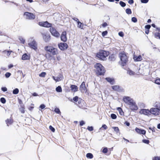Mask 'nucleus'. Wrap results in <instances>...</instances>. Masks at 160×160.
I'll use <instances>...</instances> for the list:
<instances>
[{"label":"nucleus","instance_id":"1","mask_svg":"<svg viewBox=\"0 0 160 160\" xmlns=\"http://www.w3.org/2000/svg\"><path fill=\"white\" fill-rule=\"evenodd\" d=\"M127 54L128 53L124 51L120 52L119 53L120 61L118 63L122 67L126 66L128 61V58L127 56Z\"/></svg>","mask_w":160,"mask_h":160},{"label":"nucleus","instance_id":"2","mask_svg":"<svg viewBox=\"0 0 160 160\" xmlns=\"http://www.w3.org/2000/svg\"><path fill=\"white\" fill-rule=\"evenodd\" d=\"M110 54V52L106 50L100 49L99 52L96 53L95 56L101 60H105L106 57Z\"/></svg>","mask_w":160,"mask_h":160},{"label":"nucleus","instance_id":"3","mask_svg":"<svg viewBox=\"0 0 160 160\" xmlns=\"http://www.w3.org/2000/svg\"><path fill=\"white\" fill-rule=\"evenodd\" d=\"M94 68L96 69L95 72L98 76H103L105 74L106 70L100 63H96L94 65Z\"/></svg>","mask_w":160,"mask_h":160},{"label":"nucleus","instance_id":"4","mask_svg":"<svg viewBox=\"0 0 160 160\" xmlns=\"http://www.w3.org/2000/svg\"><path fill=\"white\" fill-rule=\"evenodd\" d=\"M44 50L46 52H49L52 55H57L58 53V49L52 46H46L44 47Z\"/></svg>","mask_w":160,"mask_h":160},{"label":"nucleus","instance_id":"5","mask_svg":"<svg viewBox=\"0 0 160 160\" xmlns=\"http://www.w3.org/2000/svg\"><path fill=\"white\" fill-rule=\"evenodd\" d=\"M79 90L82 93L85 92L86 95H89V90L86 86L85 82L84 81L82 82L80 85Z\"/></svg>","mask_w":160,"mask_h":160},{"label":"nucleus","instance_id":"6","mask_svg":"<svg viewBox=\"0 0 160 160\" xmlns=\"http://www.w3.org/2000/svg\"><path fill=\"white\" fill-rule=\"evenodd\" d=\"M58 48L61 51H64L67 50L69 46L67 43L65 42H60L58 44Z\"/></svg>","mask_w":160,"mask_h":160},{"label":"nucleus","instance_id":"7","mask_svg":"<svg viewBox=\"0 0 160 160\" xmlns=\"http://www.w3.org/2000/svg\"><path fill=\"white\" fill-rule=\"evenodd\" d=\"M38 25L42 27L46 28H51L52 26V24L49 23L48 21L39 22Z\"/></svg>","mask_w":160,"mask_h":160},{"label":"nucleus","instance_id":"8","mask_svg":"<svg viewBox=\"0 0 160 160\" xmlns=\"http://www.w3.org/2000/svg\"><path fill=\"white\" fill-rule=\"evenodd\" d=\"M49 31L52 36L57 38H59L60 35L59 32L55 28L53 27L52 26L50 28Z\"/></svg>","mask_w":160,"mask_h":160},{"label":"nucleus","instance_id":"9","mask_svg":"<svg viewBox=\"0 0 160 160\" xmlns=\"http://www.w3.org/2000/svg\"><path fill=\"white\" fill-rule=\"evenodd\" d=\"M123 101L126 104L130 105L134 100L130 97L128 96H124L122 98Z\"/></svg>","mask_w":160,"mask_h":160},{"label":"nucleus","instance_id":"10","mask_svg":"<svg viewBox=\"0 0 160 160\" xmlns=\"http://www.w3.org/2000/svg\"><path fill=\"white\" fill-rule=\"evenodd\" d=\"M24 16H26V19L29 20H33L35 18V16L33 13L31 12H26L23 14Z\"/></svg>","mask_w":160,"mask_h":160},{"label":"nucleus","instance_id":"11","mask_svg":"<svg viewBox=\"0 0 160 160\" xmlns=\"http://www.w3.org/2000/svg\"><path fill=\"white\" fill-rule=\"evenodd\" d=\"M28 45L29 48L34 50H36L38 49L37 44L35 40H33L31 42L28 43Z\"/></svg>","mask_w":160,"mask_h":160},{"label":"nucleus","instance_id":"12","mask_svg":"<svg viewBox=\"0 0 160 160\" xmlns=\"http://www.w3.org/2000/svg\"><path fill=\"white\" fill-rule=\"evenodd\" d=\"M42 35L43 39L46 42H49L51 39V36L49 33H42Z\"/></svg>","mask_w":160,"mask_h":160},{"label":"nucleus","instance_id":"13","mask_svg":"<svg viewBox=\"0 0 160 160\" xmlns=\"http://www.w3.org/2000/svg\"><path fill=\"white\" fill-rule=\"evenodd\" d=\"M60 40L64 42H66L67 41V33L66 31L64 30L62 32L60 36Z\"/></svg>","mask_w":160,"mask_h":160},{"label":"nucleus","instance_id":"14","mask_svg":"<svg viewBox=\"0 0 160 160\" xmlns=\"http://www.w3.org/2000/svg\"><path fill=\"white\" fill-rule=\"evenodd\" d=\"M150 115L151 114L154 116L158 115L160 114V112L155 108H152L149 109Z\"/></svg>","mask_w":160,"mask_h":160},{"label":"nucleus","instance_id":"15","mask_svg":"<svg viewBox=\"0 0 160 160\" xmlns=\"http://www.w3.org/2000/svg\"><path fill=\"white\" fill-rule=\"evenodd\" d=\"M52 78L56 82H57L62 80L64 78V77L62 73H60L57 77L52 76Z\"/></svg>","mask_w":160,"mask_h":160},{"label":"nucleus","instance_id":"16","mask_svg":"<svg viewBox=\"0 0 160 160\" xmlns=\"http://www.w3.org/2000/svg\"><path fill=\"white\" fill-rule=\"evenodd\" d=\"M139 113L141 114H143L148 116H149L150 115L149 109H141L139 112Z\"/></svg>","mask_w":160,"mask_h":160},{"label":"nucleus","instance_id":"17","mask_svg":"<svg viewBox=\"0 0 160 160\" xmlns=\"http://www.w3.org/2000/svg\"><path fill=\"white\" fill-rule=\"evenodd\" d=\"M130 106V109L132 111L134 112L135 111L137 110L138 109V107L137 106L136 103L134 101L132 103Z\"/></svg>","mask_w":160,"mask_h":160},{"label":"nucleus","instance_id":"18","mask_svg":"<svg viewBox=\"0 0 160 160\" xmlns=\"http://www.w3.org/2000/svg\"><path fill=\"white\" fill-rule=\"evenodd\" d=\"M135 131L138 134L145 135L146 133V131L143 129L136 127L135 129Z\"/></svg>","mask_w":160,"mask_h":160},{"label":"nucleus","instance_id":"19","mask_svg":"<svg viewBox=\"0 0 160 160\" xmlns=\"http://www.w3.org/2000/svg\"><path fill=\"white\" fill-rule=\"evenodd\" d=\"M30 59V55L29 54L24 53L22 56L21 59L23 60H29Z\"/></svg>","mask_w":160,"mask_h":160},{"label":"nucleus","instance_id":"20","mask_svg":"<svg viewBox=\"0 0 160 160\" xmlns=\"http://www.w3.org/2000/svg\"><path fill=\"white\" fill-rule=\"evenodd\" d=\"M105 79L106 81L110 84L112 85L115 83V79L113 78H111L110 77H107L105 78Z\"/></svg>","mask_w":160,"mask_h":160},{"label":"nucleus","instance_id":"21","mask_svg":"<svg viewBox=\"0 0 160 160\" xmlns=\"http://www.w3.org/2000/svg\"><path fill=\"white\" fill-rule=\"evenodd\" d=\"M112 89L113 90L117 92H121L122 91V88H121V87L119 85H115L112 86Z\"/></svg>","mask_w":160,"mask_h":160},{"label":"nucleus","instance_id":"22","mask_svg":"<svg viewBox=\"0 0 160 160\" xmlns=\"http://www.w3.org/2000/svg\"><path fill=\"white\" fill-rule=\"evenodd\" d=\"M70 88L72 92H75L78 91V87L75 85L71 84Z\"/></svg>","mask_w":160,"mask_h":160},{"label":"nucleus","instance_id":"23","mask_svg":"<svg viewBox=\"0 0 160 160\" xmlns=\"http://www.w3.org/2000/svg\"><path fill=\"white\" fill-rule=\"evenodd\" d=\"M133 59L135 62L141 61L142 60V58L141 55H139L138 56L133 55Z\"/></svg>","mask_w":160,"mask_h":160},{"label":"nucleus","instance_id":"24","mask_svg":"<svg viewBox=\"0 0 160 160\" xmlns=\"http://www.w3.org/2000/svg\"><path fill=\"white\" fill-rule=\"evenodd\" d=\"M108 58V60L110 61H114L115 60V55L113 53L110 55H109Z\"/></svg>","mask_w":160,"mask_h":160},{"label":"nucleus","instance_id":"25","mask_svg":"<svg viewBox=\"0 0 160 160\" xmlns=\"http://www.w3.org/2000/svg\"><path fill=\"white\" fill-rule=\"evenodd\" d=\"M116 110H118L119 112V114L121 116L124 115V112L122 109V108L120 107H118L116 108Z\"/></svg>","mask_w":160,"mask_h":160},{"label":"nucleus","instance_id":"26","mask_svg":"<svg viewBox=\"0 0 160 160\" xmlns=\"http://www.w3.org/2000/svg\"><path fill=\"white\" fill-rule=\"evenodd\" d=\"M79 97L78 96H75L72 99H71L70 100V101L72 102H77L78 100H79Z\"/></svg>","mask_w":160,"mask_h":160},{"label":"nucleus","instance_id":"27","mask_svg":"<svg viewBox=\"0 0 160 160\" xmlns=\"http://www.w3.org/2000/svg\"><path fill=\"white\" fill-rule=\"evenodd\" d=\"M112 128H113L114 131L118 134V133H120L119 129L118 127H112Z\"/></svg>","mask_w":160,"mask_h":160},{"label":"nucleus","instance_id":"28","mask_svg":"<svg viewBox=\"0 0 160 160\" xmlns=\"http://www.w3.org/2000/svg\"><path fill=\"white\" fill-rule=\"evenodd\" d=\"M6 122L8 126V124L11 125L13 123V120L10 119H7L5 121Z\"/></svg>","mask_w":160,"mask_h":160},{"label":"nucleus","instance_id":"29","mask_svg":"<svg viewBox=\"0 0 160 160\" xmlns=\"http://www.w3.org/2000/svg\"><path fill=\"white\" fill-rule=\"evenodd\" d=\"M154 107L159 112H160V102H156L155 103Z\"/></svg>","mask_w":160,"mask_h":160},{"label":"nucleus","instance_id":"30","mask_svg":"<svg viewBox=\"0 0 160 160\" xmlns=\"http://www.w3.org/2000/svg\"><path fill=\"white\" fill-rule=\"evenodd\" d=\"M56 91L58 92H62V89L61 86H58L56 88Z\"/></svg>","mask_w":160,"mask_h":160},{"label":"nucleus","instance_id":"31","mask_svg":"<svg viewBox=\"0 0 160 160\" xmlns=\"http://www.w3.org/2000/svg\"><path fill=\"white\" fill-rule=\"evenodd\" d=\"M51 54L48 53L47 54H46L45 56L46 58L48 60H51L52 59V56L51 55Z\"/></svg>","mask_w":160,"mask_h":160},{"label":"nucleus","instance_id":"32","mask_svg":"<svg viewBox=\"0 0 160 160\" xmlns=\"http://www.w3.org/2000/svg\"><path fill=\"white\" fill-rule=\"evenodd\" d=\"M101 150L103 153L106 154L108 152V148L106 147H103L102 148Z\"/></svg>","mask_w":160,"mask_h":160},{"label":"nucleus","instance_id":"33","mask_svg":"<svg viewBox=\"0 0 160 160\" xmlns=\"http://www.w3.org/2000/svg\"><path fill=\"white\" fill-rule=\"evenodd\" d=\"M86 157L88 159H92L93 158V156L92 154L91 153H88L86 155Z\"/></svg>","mask_w":160,"mask_h":160},{"label":"nucleus","instance_id":"34","mask_svg":"<svg viewBox=\"0 0 160 160\" xmlns=\"http://www.w3.org/2000/svg\"><path fill=\"white\" fill-rule=\"evenodd\" d=\"M126 13L128 15L131 14L132 13L131 9L130 8H127L125 10Z\"/></svg>","mask_w":160,"mask_h":160},{"label":"nucleus","instance_id":"35","mask_svg":"<svg viewBox=\"0 0 160 160\" xmlns=\"http://www.w3.org/2000/svg\"><path fill=\"white\" fill-rule=\"evenodd\" d=\"M54 112L56 113L60 114L61 113V111L59 108L56 107L54 110Z\"/></svg>","mask_w":160,"mask_h":160},{"label":"nucleus","instance_id":"36","mask_svg":"<svg viewBox=\"0 0 160 160\" xmlns=\"http://www.w3.org/2000/svg\"><path fill=\"white\" fill-rule=\"evenodd\" d=\"M127 73L130 75H134L135 74V72L131 69H129L128 70L127 72Z\"/></svg>","mask_w":160,"mask_h":160},{"label":"nucleus","instance_id":"37","mask_svg":"<svg viewBox=\"0 0 160 160\" xmlns=\"http://www.w3.org/2000/svg\"><path fill=\"white\" fill-rule=\"evenodd\" d=\"M19 40L22 44H24L25 42V40L22 36H19L18 38Z\"/></svg>","mask_w":160,"mask_h":160},{"label":"nucleus","instance_id":"38","mask_svg":"<svg viewBox=\"0 0 160 160\" xmlns=\"http://www.w3.org/2000/svg\"><path fill=\"white\" fill-rule=\"evenodd\" d=\"M21 108H19L20 111L22 113H24L25 112V107L24 105H21Z\"/></svg>","mask_w":160,"mask_h":160},{"label":"nucleus","instance_id":"39","mask_svg":"<svg viewBox=\"0 0 160 160\" xmlns=\"http://www.w3.org/2000/svg\"><path fill=\"white\" fill-rule=\"evenodd\" d=\"M19 90L18 88H15L12 91V93L13 94L16 95L19 93Z\"/></svg>","mask_w":160,"mask_h":160},{"label":"nucleus","instance_id":"40","mask_svg":"<svg viewBox=\"0 0 160 160\" xmlns=\"http://www.w3.org/2000/svg\"><path fill=\"white\" fill-rule=\"evenodd\" d=\"M79 23H78V22L77 23L78 27L81 29H83V27L84 25L83 23L81 22L80 21H79Z\"/></svg>","mask_w":160,"mask_h":160},{"label":"nucleus","instance_id":"41","mask_svg":"<svg viewBox=\"0 0 160 160\" xmlns=\"http://www.w3.org/2000/svg\"><path fill=\"white\" fill-rule=\"evenodd\" d=\"M154 83L158 85H160V78H157L156 79L154 80Z\"/></svg>","mask_w":160,"mask_h":160},{"label":"nucleus","instance_id":"42","mask_svg":"<svg viewBox=\"0 0 160 160\" xmlns=\"http://www.w3.org/2000/svg\"><path fill=\"white\" fill-rule=\"evenodd\" d=\"M119 3L120 6L122 8L125 7L126 5V3L123 1H120Z\"/></svg>","mask_w":160,"mask_h":160},{"label":"nucleus","instance_id":"43","mask_svg":"<svg viewBox=\"0 0 160 160\" xmlns=\"http://www.w3.org/2000/svg\"><path fill=\"white\" fill-rule=\"evenodd\" d=\"M46 107V105L44 104H41L39 106V110L41 111L44 109Z\"/></svg>","mask_w":160,"mask_h":160},{"label":"nucleus","instance_id":"44","mask_svg":"<svg viewBox=\"0 0 160 160\" xmlns=\"http://www.w3.org/2000/svg\"><path fill=\"white\" fill-rule=\"evenodd\" d=\"M154 37L156 38H158L160 39V33L159 32H156L154 34Z\"/></svg>","mask_w":160,"mask_h":160},{"label":"nucleus","instance_id":"45","mask_svg":"<svg viewBox=\"0 0 160 160\" xmlns=\"http://www.w3.org/2000/svg\"><path fill=\"white\" fill-rule=\"evenodd\" d=\"M0 101L2 104H5L6 103V101L4 98L2 97L0 99Z\"/></svg>","mask_w":160,"mask_h":160},{"label":"nucleus","instance_id":"46","mask_svg":"<svg viewBox=\"0 0 160 160\" xmlns=\"http://www.w3.org/2000/svg\"><path fill=\"white\" fill-rule=\"evenodd\" d=\"M110 117L112 119H115L117 118V116L114 113H112L110 115Z\"/></svg>","mask_w":160,"mask_h":160},{"label":"nucleus","instance_id":"47","mask_svg":"<svg viewBox=\"0 0 160 160\" xmlns=\"http://www.w3.org/2000/svg\"><path fill=\"white\" fill-rule=\"evenodd\" d=\"M11 75V73L8 72H6L5 74V76L6 78H9Z\"/></svg>","mask_w":160,"mask_h":160},{"label":"nucleus","instance_id":"48","mask_svg":"<svg viewBox=\"0 0 160 160\" xmlns=\"http://www.w3.org/2000/svg\"><path fill=\"white\" fill-rule=\"evenodd\" d=\"M87 129L89 131H92L94 130V128L92 126H88L87 128Z\"/></svg>","mask_w":160,"mask_h":160},{"label":"nucleus","instance_id":"49","mask_svg":"<svg viewBox=\"0 0 160 160\" xmlns=\"http://www.w3.org/2000/svg\"><path fill=\"white\" fill-rule=\"evenodd\" d=\"M142 142L143 143L148 144H149V143L150 142V141L148 140L145 139L142 140Z\"/></svg>","mask_w":160,"mask_h":160},{"label":"nucleus","instance_id":"50","mask_svg":"<svg viewBox=\"0 0 160 160\" xmlns=\"http://www.w3.org/2000/svg\"><path fill=\"white\" fill-rule=\"evenodd\" d=\"M131 21L134 23H136L137 22L138 20L136 17H132L131 18Z\"/></svg>","mask_w":160,"mask_h":160},{"label":"nucleus","instance_id":"51","mask_svg":"<svg viewBox=\"0 0 160 160\" xmlns=\"http://www.w3.org/2000/svg\"><path fill=\"white\" fill-rule=\"evenodd\" d=\"M46 75V73L45 72H42L39 74V76L41 77H44Z\"/></svg>","mask_w":160,"mask_h":160},{"label":"nucleus","instance_id":"52","mask_svg":"<svg viewBox=\"0 0 160 160\" xmlns=\"http://www.w3.org/2000/svg\"><path fill=\"white\" fill-rule=\"evenodd\" d=\"M102 128H103L104 130H106L108 128V127L105 124H103L102 125V127L99 128V130H101Z\"/></svg>","mask_w":160,"mask_h":160},{"label":"nucleus","instance_id":"53","mask_svg":"<svg viewBox=\"0 0 160 160\" xmlns=\"http://www.w3.org/2000/svg\"><path fill=\"white\" fill-rule=\"evenodd\" d=\"M108 33V32L107 30L103 31L102 33V35L103 37L106 36Z\"/></svg>","mask_w":160,"mask_h":160},{"label":"nucleus","instance_id":"54","mask_svg":"<svg viewBox=\"0 0 160 160\" xmlns=\"http://www.w3.org/2000/svg\"><path fill=\"white\" fill-rule=\"evenodd\" d=\"M49 129L52 132H55V129L52 125H50L49 127Z\"/></svg>","mask_w":160,"mask_h":160},{"label":"nucleus","instance_id":"55","mask_svg":"<svg viewBox=\"0 0 160 160\" xmlns=\"http://www.w3.org/2000/svg\"><path fill=\"white\" fill-rule=\"evenodd\" d=\"M31 105L32 106H30L28 108L30 111H32L34 108V107L33 106L34 105V104L32 103H31Z\"/></svg>","mask_w":160,"mask_h":160},{"label":"nucleus","instance_id":"56","mask_svg":"<svg viewBox=\"0 0 160 160\" xmlns=\"http://www.w3.org/2000/svg\"><path fill=\"white\" fill-rule=\"evenodd\" d=\"M12 52V51L10 50H6L4 51V52H7V55L8 56H9L11 54V53Z\"/></svg>","mask_w":160,"mask_h":160},{"label":"nucleus","instance_id":"57","mask_svg":"<svg viewBox=\"0 0 160 160\" xmlns=\"http://www.w3.org/2000/svg\"><path fill=\"white\" fill-rule=\"evenodd\" d=\"M151 27V26L150 25H147L145 26V30H149Z\"/></svg>","mask_w":160,"mask_h":160},{"label":"nucleus","instance_id":"58","mask_svg":"<svg viewBox=\"0 0 160 160\" xmlns=\"http://www.w3.org/2000/svg\"><path fill=\"white\" fill-rule=\"evenodd\" d=\"M1 89L2 91L4 92L7 91L8 90L7 88L6 87H2Z\"/></svg>","mask_w":160,"mask_h":160},{"label":"nucleus","instance_id":"59","mask_svg":"<svg viewBox=\"0 0 160 160\" xmlns=\"http://www.w3.org/2000/svg\"><path fill=\"white\" fill-rule=\"evenodd\" d=\"M118 35L119 36L123 37L124 36V33L123 32L120 31L118 33Z\"/></svg>","mask_w":160,"mask_h":160},{"label":"nucleus","instance_id":"60","mask_svg":"<svg viewBox=\"0 0 160 160\" xmlns=\"http://www.w3.org/2000/svg\"><path fill=\"white\" fill-rule=\"evenodd\" d=\"M85 124V122L83 120L79 121V125L80 126H82Z\"/></svg>","mask_w":160,"mask_h":160},{"label":"nucleus","instance_id":"61","mask_svg":"<svg viewBox=\"0 0 160 160\" xmlns=\"http://www.w3.org/2000/svg\"><path fill=\"white\" fill-rule=\"evenodd\" d=\"M155 128L154 127H153L152 128L151 127H149L148 128V129L149 130L152 131V132H155Z\"/></svg>","mask_w":160,"mask_h":160},{"label":"nucleus","instance_id":"62","mask_svg":"<svg viewBox=\"0 0 160 160\" xmlns=\"http://www.w3.org/2000/svg\"><path fill=\"white\" fill-rule=\"evenodd\" d=\"M152 160H160V156H155L152 159Z\"/></svg>","mask_w":160,"mask_h":160},{"label":"nucleus","instance_id":"63","mask_svg":"<svg viewBox=\"0 0 160 160\" xmlns=\"http://www.w3.org/2000/svg\"><path fill=\"white\" fill-rule=\"evenodd\" d=\"M102 26L103 28H105L108 26V24L106 22H104L102 24Z\"/></svg>","mask_w":160,"mask_h":160},{"label":"nucleus","instance_id":"64","mask_svg":"<svg viewBox=\"0 0 160 160\" xmlns=\"http://www.w3.org/2000/svg\"><path fill=\"white\" fill-rule=\"evenodd\" d=\"M124 124L126 126L129 127L130 125V123L127 121H125L124 122Z\"/></svg>","mask_w":160,"mask_h":160}]
</instances>
